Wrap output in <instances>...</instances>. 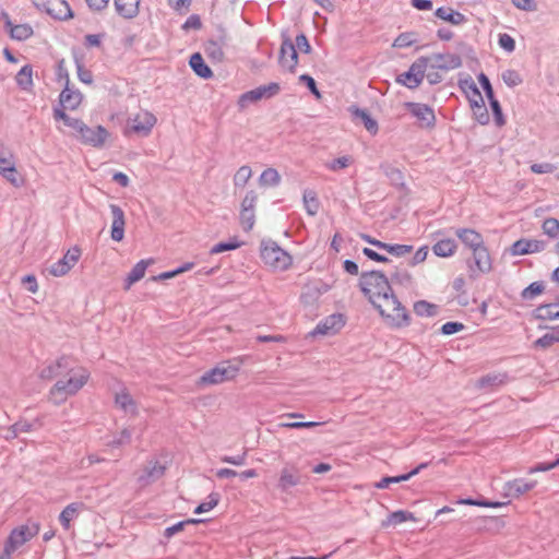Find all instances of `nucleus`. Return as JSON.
<instances>
[{
  "label": "nucleus",
  "mask_w": 559,
  "mask_h": 559,
  "mask_svg": "<svg viewBox=\"0 0 559 559\" xmlns=\"http://www.w3.org/2000/svg\"><path fill=\"white\" fill-rule=\"evenodd\" d=\"M68 376V380H58L49 391V400L55 405H60L68 396L75 395L87 383L91 376L90 371L82 366H76V360L73 356L62 355L41 369L39 373L43 380H52Z\"/></svg>",
  "instance_id": "obj_1"
},
{
  "label": "nucleus",
  "mask_w": 559,
  "mask_h": 559,
  "mask_svg": "<svg viewBox=\"0 0 559 559\" xmlns=\"http://www.w3.org/2000/svg\"><path fill=\"white\" fill-rule=\"evenodd\" d=\"M454 234L473 252V263L467 262L469 277L475 280L479 274L489 273L492 263L481 234L472 228H457Z\"/></svg>",
  "instance_id": "obj_2"
},
{
  "label": "nucleus",
  "mask_w": 559,
  "mask_h": 559,
  "mask_svg": "<svg viewBox=\"0 0 559 559\" xmlns=\"http://www.w3.org/2000/svg\"><path fill=\"white\" fill-rule=\"evenodd\" d=\"M359 288L379 310L380 314L384 316V310L377 302V299H383L389 302L395 297L388 276L383 272L376 270L362 272L359 278Z\"/></svg>",
  "instance_id": "obj_3"
},
{
  "label": "nucleus",
  "mask_w": 559,
  "mask_h": 559,
  "mask_svg": "<svg viewBox=\"0 0 559 559\" xmlns=\"http://www.w3.org/2000/svg\"><path fill=\"white\" fill-rule=\"evenodd\" d=\"M262 261L274 270L285 271L292 263V255L274 240H262L260 246Z\"/></svg>",
  "instance_id": "obj_4"
},
{
  "label": "nucleus",
  "mask_w": 559,
  "mask_h": 559,
  "mask_svg": "<svg viewBox=\"0 0 559 559\" xmlns=\"http://www.w3.org/2000/svg\"><path fill=\"white\" fill-rule=\"evenodd\" d=\"M240 366L234 365L231 361H223L214 368L205 371L199 380L201 385H214L226 381H230L239 373Z\"/></svg>",
  "instance_id": "obj_5"
},
{
  "label": "nucleus",
  "mask_w": 559,
  "mask_h": 559,
  "mask_svg": "<svg viewBox=\"0 0 559 559\" xmlns=\"http://www.w3.org/2000/svg\"><path fill=\"white\" fill-rule=\"evenodd\" d=\"M429 66V58L426 56H421L417 58L408 68L407 71L399 74L396 76V82L403 86H406L409 90L417 88L424 78L425 72Z\"/></svg>",
  "instance_id": "obj_6"
},
{
  "label": "nucleus",
  "mask_w": 559,
  "mask_h": 559,
  "mask_svg": "<svg viewBox=\"0 0 559 559\" xmlns=\"http://www.w3.org/2000/svg\"><path fill=\"white\" fill-rule=\"evenodd\" d=\"M280 91L281 86L276 82H271L266 85H260L251 91L242 93L237 100V105L240 110H243L248 107L249 104L257 103L263 98H272L277 95Z\"/></svg>",
  "instance_id": "obj_7"
},
{
  "label": "nucleus",
  "mask_w": 559,
  "mask_h": 559,
  "mask_svg": "<svg viewBox=\"0 0 559 559\" xmlns=\"http://www.w3.org/2000/svg\"><path fill=\"white\" fill-rule=\"evenodd\" d=\"M32 3L55 20L64 21L73 17V12L66 0H32Z\"/></svg>",
  "instance_id": "obj_8"
},
{
  "label": "nucleus",
  "mask_w": 559,
  "mask_h": 559,
  "mask_svg": "<svg viewBox=\"0 0 559 559\" xmlns=\"http://www.w3.org/2000/svg\"><path fill=\"white\" fill-rule=\"evenodd\" d=\"M281 37L282 44L280 49L278 63L283 69L290 73H295L296 67L298 64V52L287 32H283Z\"/></svg>",
  "instance_id": "obj_9"
},
{
  "label": "nucleus",
  "mask_w": 559,
  "mask_h": 559,
  "mask_svg": "<svg viewBox=\"0 0 559 559\" xmlns=\"http://www.w3.org/2000/svg\"><path fill=\"white\" fill-rule=\"evenodd\" d=\"M406 110L417 119L420 128L432 129L436 126V115L432 107L427 104L406 102L404 103Z\"/></svg>",
  "instance_id": "obj_10"
},
{
  "label": "nucleus",
  "mask_w": 559,
  "mask_h": 559,
  "mask_svg": "<svg viewBox=\"0 0 559 559\" xmlns=\"http://www.w3.org/2000/svg\"><path fill=\"white\" fill-rule=\"evenodd\" d=\"M304 483L305 477L296 465H285L280 472L276 488L283 493H290L294 487Z\"/></svg>",
  "instance_id": "obj_11"
},
{
  "label": "nucleus",
  "mask_w": 559,
  "mask_h": 559,
  "mask_svg": "<svg viewBox=\"0 0 559 559\" xmlns=\"http://www.w3.org/2000/svg\"><path fill=\"white\" fill-rule=\"evenodd\" d=\"M39 533V524L32 523L13 528L4 542L13 549H17Z\"/></svg>",
  "instance_id": "obj_12"
},
{
  "label": "nucleus",
  "mask_w": 559,
  "mask_h": 559,
  "mask_svg": "<svg viewBox=\"0 0 559 559\" xmlns=\"http://www.w3.org/2000/svg\"><path fill=\"white\" fill-rule=\"evenodd\" d=\"M75 136H78L80 141L85 145L102 147L109 136V132L103 126L91 128L84 123Z\"/></svg>",
  "instance_id": "obj_13"
},
{
  "label": "nucleus",
  "mask_w": 559,
  "mask_h": 559,
  "mask_svg": "<svg viewBox=\"0 0 559 559\" xmlns=\"http://www.w3.org/2000/svg\"><path fill=\"white\" fill-rule=\"evenodd\" d=\"M429 58L430 69L441 70V71H451L462 67V58L456 53H432L431 56H426Z\"/></svg>",
  "instance_id": "obj_14"
},
{
  "label": "nucleus",
  "mask_w": 559,
  "mask_h": 559,
  "mask_svg": "<svg viewBox=\"0 0 559 559\" xmlns=\"http://www.w3.org/2000/svg\"><path fill=\"white\" fill-rule=\"evenodd\" d=\"M81 249L76 246L69 249L66 254L49 267V273L53 276L66 275L79 261Z\"/></svg>",
  "instance_id": "obj_15"
},
{
  "label": "nucleus",
  "mask_w": 559,
  "mask_h": 559,
  "mask_svg": "<svg viewBox=\"0 0 559 559\" xmlns=\"http://www.w3.org/2000/svg\"><path fill=\"white\" fill-rule=\"evenodd\" d=\"M546 241L537 239L521 238L512 243L509 249L511 255H524L545 250Z\"/></svg>",
  "instance_id": "obj_16"
},
{
  "label": "nucleus",
  "mask_w": 559,
  "mask_h": 559,
  "mask_svg": "<svg viewBox=\"0 0 559 559\" xmlns=\"http://www.w3.org/2000/svg\"><path fill=\"white\" fill-rule=\"evenodd\" d=\"M345 324L344 316L341 313H333L328 316L325 319L320 321L314 330L311 332L312 335H330L338 332Z\"/></svg>",
  "instance_id": "obj_17"
},
{
  "label": "nucleus",
  "mask_w": 559,
  "mask_h": 559,
  "mask_svg": "<svg viewBox=\"0 0 559 559\" xmlns=\"http://www.w3.org/2000/svg\"><path fill=\"white\" fill-rule=\"evenodd\" d=\"M156 122L157 119L152 112L143 111L131 119L130 129L132 132L141 136H147L152 132Z\"/></svg>",
  "instance_id": "obj_18"
},
{
  "label": "nucleus",
  "mask_w": 559,
  "mask_h": 559,
  "mask_svg": "<svg viewBox=\"0 0 559 559\" xmlns=\"http://www.w3.org/2000/svg\"><path fill=\"white\" fill-rule=\"evenodd\" d=\"M537 485L536 480L526 481L523 478L509 480L503 485V495L511 499H518Z\"/></svg>",
  "instance_id": "obj_19"
},
{
  "label": "nucleus",
  "mask_w": 559,
  "mask_h": 559,
  "mask_svg": "<svg viewBox=\"0 0 559 559\" xmlns=\"http://www.w3.org/2000/svg\"><path fill=\"white\" fill-rule=\"evenodd\" d=\"M225 45L226 34L224 29H222V34L218 36L217 39H209L204 44V52L206 57L211 60V62L221 63L224 60L225 53L223 48Z\"/></svg>",
  "instance_id": "obj_20"
},
{
  "label": "nucleus",
  "mask_w": 559,
  "mask_h": 559,
  "mask_svg": "<svg viewBox=\"0 0 559 559\" xmlns=\"http://www.w3.org/2000/svg\"><path fill=\"white\" fill-rule=\"evenodd\" d=\"M390 302L393 306V311L395 314H385L383 317H386L390 321V324L393 328L401 329L404 326H408L411 324V316L407 312L406 308L402 305V302L399 300V298L395 296L393 297Z\"/></svg>",
  "instance_id": "obj_21"
},
{
  "label": "nucleus",
  "mask_w": 559,
  "mask_h": 559,
  "mask_svg": "<svg viewBox=\"0 0 559 559\" xmlns=\"http://www.w3.org/2000/svg\"><path fill=\"white\" fill-rule=\"evenodd\" d=\"M83 95L76 88L64 86L59 95V104L56 107H60L63 110H74L82 103Z\"/></svg>",
  "instance_id": "obj_22"
},
{
  "label": "nucleus",
  "mask_w": 559,
  "mask_h": 559,
  "mask_svg": "<svg viewBox=\"0 0 559 559\" xmlns=\"http://www.w3.org/2000/svg\"><path fill=\"white\" fill-rule=\"evenodd\" d=\"M109 209L112 214L110 237L115 241H121L124 237V226H126L124 212L117 204H110Z\"/></svg>",
  "instance_id": "obj_23"
},
{
  "label": "nucleus",
  "mask_w": 559,
  "mask_h": 559,
  "mask_svg": "<svg viewBox=\"0 0 559 559\" xmlns=\"http://www.w3.org/2000/svg\"><path fill=\"white\" fill-rule=\"evenodd\" d=\"M0 175L12 186L19 188L23 185V178L19 175L14 163L5 157L0 158Z\"/></svg>",
  "instance_id": "obj_24"
},
{
  "label": "nucleus",
  "mask_w": 559,
  "mask_h": 559,
  "mask_svg": "<svg viewBox=\"0 0 559 559\" xmlns=\"http://www.w3.org/2000/svg\"><path fill=\"white\" fill-rule=\"evenodd\" d=\"M532 316L539 321L559 320V302L542 304L533 310Z\"/></svg>",
  "instance_id": "obj_25"
},
{
  "label": "nucleus",
  "mask_w": 559,
  "mask_h": 559,
  "mask_svg": "<svg viewBox=\"0 0 559 559\" xmlns=\"http://www.w3.org/2000/svg\"><path fill=\"white\" fill-rule=\"evenodd\" d=\"M141 0H114L117 14L123 19L131 20L139 14Z\"/></svg>",
  "instance_id": "obj_26"
},
{
  "label": "nucleus",
  "mask_w": 559,
  "mask_h": 559,
  "mask_svg": "<svg viewBox=\"0 0 559 559\" xmlns=\"http://www.w3.org/2000/svg\"><path fill=\"white\" fill-rule=\"evenodd\" d=\"M189 66L199 78L203 80H209L213 78V71L205 63L200 52H194L191 55L189 59Z\"/></svg>",
  "instance_id": "obj_27"
},
{
  "label": "nucleus",
  "mask_w": 559,
  "mask_h": 559,
  "mask_svg": "<svg viewBox=\"0 0 559 559\" xmlns=\"http://www.w3.org/2000/svg\"><path fill=\"white\" fill-rule=\"evenodd\" d=\"M348 111L353 116V118L361 119L366 130L371 134H377L379 127L376 119H373L370 114L366 109L359 108L357 105H352L348 107Z\"/></svg>",
  "instance_id": "obj_28"
},
{
  "label": "nucleus",
  "mask_w": 559,
  "mask_h": 559,
  "mask_svg": "<svg viewBox=\"0 0 559 559\" xmlns=\"http://www.w3.org/2000/svg\"><path fill=\"white\" fill-rule=\"evenodd\" d=\"M83 509V502H72L68 504L59 514V521L62 527L69 530L71 527V521L75 520Z\"/></svg>",
  "instance_id": "obj_29"
},
{
  "label": "nucleus",
  "mask_w": 559,
  "mask_h": 559,
  "mask_svg": "<svg viewBox=\"0 0 559 559\" xmlns=\"http://www.w3.org/2000/svg\"><path fill=\"white\" fill-rule=\"evenodd\" d=\"M435 15L438 19L445 21L452 25H461L467 21L466 16L463 13L455 11L454 9H452L450 7L438 8L435 11Z\"/></svg>",
  "instance_id": "obj_30"
},
{
  "label": "nucleus",
  "mask_w": 559,
  "mask_h": 559,
  "mask_svg": "<svg viewBox=\"0 0 559 559\" xmlns=\"http://www.w3.org/2000/svg\"><path fill=\"white\" fill-rule=\"evenodd\" d=\"M509 374L507 372L499 373H488L483 376L477 380V388L487 389V388H497L503 385L508 382Z\"/></svg>",
  "instance_id": "obj_31"
},
{
  "label": "nucleus",
  "mask_w": 559,
  "mask_h": 559,
  "mask_svg": "<svg viewBox=\"0 0 559 559\" xmlns=\"http://www.w3.org/2000/svg\"><path fill=\"white\" fill-rule=\"evenodd\" d=\"M15 82L20 90L32 92L34 87L33 67L31 64L23 66L15 75Z\"/></svg>",
  "instance_id": "obj_32"
},
{
  "label": "nucleus",
  "mask_w": 559,
  "mask_h": 559,
  "mask_svg": "<svg viewBox=\"0 0 559 559\" xmlns=\"http://www.w3.org/2000/svg\"><path fill=\"white\" fill-rule=\"evenodd\" d=\"M152 260H140L129 272L124 280V289H129L134 283L140 281Z\"/></svg>",
  "instance_id": "obj_33"
},
{
  "label": "nucleus",
  "mask_w": 559,
  "mask_h": 559,
  "mask_svg": "<svg viewBox=\"0 0 559 559\" xmlns=\"http://www.w3.org/2000/svg\"><path fill=\"white\" fill-rule=\"evenodd\" d=\"M53 119L56 121H62L64 126L71 128L73 131H75V134L79 133L80 129H82V126H84L83 120L70 117L66 110H63L60 107H53Z\"/></svg>",
  "instance_id": "obj_34"
},
{
  "label": "nucleus",
  "mask_w": 559,
  "mask_h": 559,
  "mask_svg": "<svg viewBox=\"0 0 559 559\" xmlns=\"http://www.w3.org/2000/svg\"><path fill=\"white\" fill-rule=\"evenodd\" d=\"M165 466L159 464L158 461H148L143 475L139 477V481L148 483L158 479L165 473Z\"/></svg>",
  "instance_id": "obj_35"
},
{
  "label": "nucleus",
  "mask_w": 559,
  "mask_h": 559,
  "mask_svg": "<svg viewBox=\"0 0 559 559\" xmlns=\"http://www.w3.org/2000/svg\"><path fill=\"white\" fill-rule=\"evenodd\" d=\"M457 245L455 240L447 238L437 241L432 246V252L440 258H448L454 254Z\"/></svg>",
  "instance_id": "obj_36"
},
{
  "label": "nucleus",
  "mask_w": 559,
  "mask_h": 559,
  "mask_svg": "<svg viewBox=\"0 0 559 559\" xmlns=\"http://www.w3.org/2000/svg\"><path fill=\"white\" fill-rule=\"evenodd\" d=\"M302 201L307 214H309L310 216H314L320 207V201L318 199L317 192L311 189L305 190Z\"/></svg>",
  "instance_id": "obj_37"
},
{
  "label": "nucleus",
  "mask_w": 559,
  "mask_h": 559,
  "mask_svg": "<svg viewBox=\"0 0 559 559\" xmlns=\"http://www.w3.org/2000/svg\"><path fill=\"white\" fill-rule=\"evenodd\" d=\"M5 25L10 27V35L16 40H26L33 35V28L28 24L13 25L10 20Z\"/></svg>",
  "instance_id": "obj_38"
},
{
  "label": "nucleus",
  "mask_w": 559,
  "mask_h": 559,
  "mask_svg": "<svg viewBox=\"0 0 559 559\" xmlns=\"http://www.w3.org/2000/svg\"><path fill=\"white\" fill-rule=\"evenodd\" d=\"M321 297V290L318 287V285H313L312 283H309L304 286L300 300L305 305H313L318 301V299Z\"/></svg>",
  "instance_id": "obj_39"
},
{
  "label": "nucleus",
  "mask_w": 559,
  "mask_h": 559,
  "mask_svg": "<svg viewBox=\"0 0 559 559\" xmlns=\"http://www.w3.org/2000/svg\"><path fill=\"white\" fill-rule=\"evenodd\" d=\"M115 402L126 413H136V404L128 392L122 391L120 393H117Z\"/></svg>",
  "instance_id": "obj_40"
},
{
  "label": "nucleus",
  "mask_w": 559,
  "mask_h": 559,
  "mask_svg": "<svg viewBox=\"0 0 559 559\" xmlns=\"http://www.w3.org/2000/svg\"><path fill=\"white\" fill-rule=\"evenodd\" d=\"M414 312L418 317H435L438 313V306L427 300H418L414 304Z\"/></svg>",
  "instance_id": "obj_41"
},
{
  "label": "nucleus",
  "mask_w": 559,
  "mask_h": 559,
  "mask_svg": "<svg viewBox=\"0 0 559 559\" xmlns=\"http://www.w3.org/2000/svg\"><path fill=\"white\" fill-rule=\"evenodd\" d=\"M414 514L408 511L397 510L389 514L388 519L382 522V526L397 525L408 520H414Z\"/></svg>",
  "instance_id": "obj_42"
},
{
  "label": "nucleus",
  "mask_w": 559,
  "mask_h": 559,
  "mask_svg": "<svg viewBox=\"0 0 559 559\" xmlns=\"http://www.w3.org/2000/svg\"><path fill=\"white\" fill-rule=\"evenodd\" d=\"M545 290V283L543 281H536L531 283L521 292V298L523 300H533Z\"/></svg>",
  "instance_id": "obj_43"
},
{
  "label": "nucleus",
  "mask_w": 559,
  "mask_h": 559,
  "mask_svg": "<svg viewBox=\"0 0 559 559\" xmlns=\"http://www.w3.org/2000/svg\"><path fill=\"white\" fill-rule=\"evenodd\" d=\"M261 186L276 187L281 182V176L275 168H266L259 178Z\"/></svg>",
  "instance_id": "obj_44"
},
{
  "label": "nucleus",
  "mask_w": 559,
  "mask_h": 559,
  "mask_svg": "<svg viewBox=\"0 0 559 559\" xmlns=\"http://www.w3.org/2000/svg\"><path fill=\"white\" fill-rule=\"evenodd\" d=\"M391 281L403 286H411L413 276L406 269L395 266L394 271L391 273Z\"/></svg>",
  "instance_id": "obj_45"
},
{
  "label": "nucleus",
  "mask_w": 559,
  "mask_h": 559,
  "mask_svg": "<svg viewBox=\"0 0 559 559\" xmlns=\"http://www.w3.org/2000/svg\"><path fill=\"white\" fill-rule=\"evenodd\" d=\"M221 501V495L218 492H211L207 496V500L204 502H201L199 506L195 507L193 513L194 514H201L207 511H211L214 509Z\"/></svg>",
  "instance_id": "obj_46"
},
{
  "label": "nucleus",
  "mask_w": 559,
  "mask_h": 559,
  "mask_svg": "<svg viewBox=\"0 0 559 559\" xmlns=\"http://www.w3.org/2000/svg\"><path fill=\"white\" fill-rule=\"evenodd\" d=\"M242 245L237 237L230 238L228 241H221L213 246L210 250L211 254H217L225 251L236 250Z\"/></svg>",
  "instance_id": "obj_47"
},
{
  "label": "nucleus",
  "mask_w": 559,
  "mask_h": 559,
  "mask_svg": "<svg viewBox=\"0 0 559 559\" xmlns=\"http://www.w3.org/2000/svg\"><path fill=\"white\" fill-rule=\"evenodd\" d=\"M383 250L392 254L393 257L400 258L404 257L407 253H411L413 251V246L385 242Z\"/></svg>",
  "instance_id": "obj_48"
},
{
  "label": "nucleus",
  "mask_w": 559,
  "mask_h": 559,
  "mask_svg": "<svg viewBox=\"0 0 559 559\" xmlns=\"http://www.w3.org/2000/svg\"><path fill=\"white\" fill-rule=\"evenodd\" d=\"M417 41L416 34L413 32L401 33L393 41L394 48H407Z\"/></svg>",
  "instance_id": "obj_49"
},
{
  "label": "nucleus",
  "mask_w": 559,
  "mask_h": 559,
  "mask_svg": "<svg viewBox=\"0 0 559 559\" xmlns=\"http://www.w3.org/2000/svg\"><path fill=\"white\" fill-rule=\"evenodd\" d=\"M252 176V170L249 166H241L234 176L235 187H245Z\"/></svg>",
  "instance_id": "obj_50"
},
{
  "label": "nucleus",
  "mask_w": 559,
  "mask_h": 559,
  "mask_svg": "<svg viewBox=\"0 0 559 559\" xmlns=\"http://www.w3.org/2000/svg\"><path fill=\"white\" fill-rule=\"evenodd\" d=\"M502 81L509 87H515L523 83V79L520 73L513 69H508L502 72Z\"/></svg>",
  "instance_id": "obj_51"
},
{
  "label": "nucleus",
  "mask_w": 559,
  "mask_h": 559,
  "mask_svg": "<svg viewBox=\"0 0 559 559\" xmlns=\"http://www.w3.org/2000/svg\"><path fill=\"white\" fill-rule=\"evenodd\" d=\"M459 86L463 91V93L466 95V97L478 96L480 94L477 85L473 81L471 76H467L463 80L459 81Z\"/></svg>",
  "instance_id": "obj_52"
},
{
  "label": "nucleus",
  "mask_w": 559,
  "mask_h": 559,
  "mask_svg": "<svg viewBox=\"0 0 559 559\" xmlns=\"http://www.w3.org/2000/svg\"><path fill=\"white\" fill-rule=\"evenodd\" d=\"M488 102H489V105H490V108H491V111L493 115L495 123L498 127H503L506 124V118L503 116L502 108H501L499 100L496 97H493V98L489 99Z\"/></svg>",
  "instance_id": "obj_53"
},
{
  "label": "nucleus",
  "mask_w": 559,
  "mask_h": 559,
  "mask_svg": "<svg viewBox=\"0 0 559 559\" xmlns=\"http://www.w3.org/2000/svg\"><path fill=\"white\" fill-rule=\"evenodd\" d=\"M542 228L547 236L556 238L559 234V221L554 217H548L543 222Z\"/></svg>",
  "instance_id": "obj_54"
},
{
  "label": "nucleus",
  "mask_w": 559,
  "mask_h": 559,
  "mask_svg": "<svg viewBox=\"0 0 559 559\" xmlns=\"http://www.w3.org/2000/svg\"><path fill=\"white\" fill-rule=\"evenodd\" d=\"M131 431L127 428L122 429L120 433L115 437L111 441L108 442L110 448H119L121 445L128 444L131 441Z\"/></svg>",
  "instance_id": "obj_55"
},
{
  "label": "nucleus",
  "mask_w": 559,
  "mask_h": 559,
  "mask_svg": "<svg viewBox=\"0 0 559 559\" xmlns=\"http://www.w3.org/2000/svg\"><path fill=\"white\" fill-rule=\"evenodd\" d=\"M255 222L254 210L240 211V223L245 231H250Z\"/></svg>",
  "instance_id": "obj_56"
},
{
  "label": "nucleus",
  "mask_w": 559,
  "mask_h": 559,
  "mask_svg": "<svg viewBox=\"0 0 559 559\" xmlns=\"http://www.w3.org/2000/svg\"><path fill=\"white\" fill-rule=\"evenodd\" d=\"M37 423V420L35 423H29L27 420H19L10 427V431H13V437H17V435L21 432L33 431L35 424Z\"/></svg>",
  "instance_id": "obj_57"
},
{
  "label": "nucleus",
  "mask_w": 559,
  "mask_h": 559,
  "mask_svg": "<svg viewBox=\"0 0 559 559\" xmlns=\"http://www.w3.org/2000/svg\"><path fill=\"white\" fill-rule=\"evenodd\" d=\"M75 66H76V72L78 78L82 83L91 84L93 82V74L90 70L84 68V64L82 61L75 57Z\"/></svg>",
  "instance_id": "obj_58"
},
{
  "label": "nucleus",
  "mask_w": 559,
  "mask_h": 559,
  "mask_svg": "<svg viewBox=\"0 0 559 559\" xmlns=\"http://www.w3.org/2000/svg\"><path fill=\"white\" fill-rule=\"evenodd\" d=\"M56 80L58 82H63L64 86H70V76L63 59L57 63Z\"/></svg>",
  "instance_id": "obj_59"
},
{
  "label": "nucleus",
  "mask_w": 559,
  "mask_h": 559,
  "mask_svg": "<svg viewBox=\"0 0 559 559\" xmlns=\"http://www.w3.org/2000/svg\"><path fill=\"white\" fill-rule=\"evenodd\" d=\"M498 44L507 52H513L515 49L514 38L507 33L499 34Z\"/></svg>",
  "instance_id": "obj_60"
},
{
  "label": "nucleus",
  "mask_w": 559,
  "mask_h": 559,
  "mask_svg": "<svg viewBox=\"0 0 559 559\" xmlns=\"http://www.w3.org/2000/svg\"><path fill=\"white\" fill-rule=\"evenodd\" d=\"M296 50L298 49L302 53H310L312 51V47L304 33H300L296 36L294 43Z\"/></svg>",
  "instance_id": "obj_61"
},
{
  "label": "nucleus",
  "mask_w": 559,
  "mask_h": 559,
  "mask_svg": "<svg viewBox=\"0 0 559 559\" xmlns=\"http://www.w3.org/2000/svg\"><path fill=\"white\" fill-rule=\"evenodd\" d=\"M299 82L304 83L310 93L316 96V98H321V93L317 87V83L314 79L309 74H301L299 76Z\"/></svg>",
  "instance_id": "obj_62"
},
{
  "label": "nucleus",
  "mask_w": 559,
  "mask_h": 559,
  "mask_svg": "<svg viewBox=\"0 0 559 559\" xmlns=\"http://www.w3.org/2000/svg\"><path fill=\"white\" fill-rule=\"evenodd\" d=\"M473 115L479 124L486 126L489 123V114L485 106V103H481L480 106H476V109L473 111Z\"/></svg>",
  "instance_id": "obj_63"
},
{
  "label": "nucleus",
  "mask_w": 559,
  "mask_h": 559,
  "mask_svg": "<svg viewBox=\"0 0 559 559\" xmlns=\"http://www.w3.org/2000/svg\"><path fill=\"white\" fill-rule=\"evenodd\" d=\"M464 324L456 321H448L442 324L440 331L443 335H452L464 330Z\"/></svg>",
  "instance_id": "obj_64"
}]
</instances>
